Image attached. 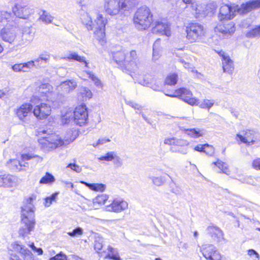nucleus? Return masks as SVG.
<instances>
[{"mask_svg":"<svg viewBox=\"0 0 260 260\" xmlns=\"http://www.w3.org/2000/svg\"><path fill=\"white\" fill-rule=\"evenodd\" d=\"M38 135L42 138L39 140L41 148L45 151H51L59 147L66 145L74 141L76 138L77 132L76 131L69 130L67 136L64 137V140L53 133L50 129H40L38 132Z\"/></svg>","mask_w":260,"mask_h":260,"instance_id":"obj_1","label":"nucleus"},{"mask_svg":"<svg viewBox=\"0 0 260 260\" xmlns=\"http://www.w3.org/2000/svg\"><path fill=\"white\" fill-rule=\"evenodd\" d=\"M17 19L10 13L0 11V27L4 26L0 32L2 40L9 43H12L16 38Z\"/></svg>","mask_w":260,"mask_h":260,"instance_id":"obj_2","label":"nucleus"},{"mask_svg":"<svg viewBox=\"0 0 260 260\" xmlns=\"http://www.w3.org/2000/svg\"><path fill=\"white\" fill-rule=\"evenodd\" d=\"M260 7V0H252L242 4L240 8L238 6H232L225 4L222 5L219 9L218 18L219 21H227L233 19L237 13H246Z\"/></svg>","mask_w":260,"mask_h":260,"instance_id":"obj_3","label":"nucleus"},{"mask_svg":"<svg viewBox=\"0 0 260 260\" xmlns=\"http://www.w3.org/2000/svg\"><path fill=\"white\" fill-rule=\"evenodd\" d=\"M20 221L22 226L19 229V235L25 237L35 229L36 222L33 208L26 206L21 207Z\"/></svg>","mask_w":260,"mask_h":260,"instance_id":"obj_4","label":"nucleus"},{"mask_svg":"<svg viewBox=\"0 0 260 260\" xmlns=\"http://www.w3.org/2000/svg\"><path fill=\"white\" fill-rule=\"evenodd\" d=\"M175 95L167 93H165V94L170 97H178L191 106L199 105L201 108L208 109V110L212 107L214 104L213 101L209 100H204L201 103H199V99L193 97L192 92L186 88H179L175 90Z\"/></svg>","mask_w":260,"mask_h":260,"instance_id":"obj_5","label":"nucleus"},{"mask_svg":"<svg viewBox=\"0 0 260 260\" xmlns=\"http://www.w3.org/2000/svg\"><path fill=\"white\" fill-rule=\"evenodd\" d=\"M133 21L139 30L148 28L152 22V15L149 8L144 6L138 9L134 16Z\"/></svg>","mask_w":260,"mask_h":260,"instance_id":"obj_6","label":"nucleus"},{"mask_svg":"<svg viewBox=\"0 0 260 260\" xmlns=\"http://www.w3.org/2000/svg\"><path fill=\"white\" fill-rule=\"evenodd\" d=\"M132 0H104V9L109 15L115 16L123 11H128L133 5L130 4Z\"/></svg>","mask_w":260,"mask_h":260,"instance_id":"obj_7","label":"nucleus"},{"mask_svg":"<svg viewBox=\"0 0 260 260\" xmlns=\"http://www.w3.org/2000/svg\"><path fill=\"white\" fill-rule=\"evenodd\" d=\"M186 38L190 43L200 42L204 38L205 30L200 23H191L186 27Z\"/></svg>","mask_w":260,"mask_h":260,"instance_id":"obj_8","label":"nucleus"},{"mask_svg":"<svg viewBox=\"0 0 260 260\" xmlns=\"http://www.w3.org/2000/svg\"><path fill=\"white\" fill-rule=\"evenodd\" d=\"M236 139L238 144L244 143L250 146L260 142V134L253 129H246L241 134H237Z\"/></svg>","mask_w":260,"mask_h":260,"instance_id":"obj_9","label":"nucleus"},{"mask_svg":"<svg viewBox=\"0 0 260 260\" xmlns=\"http://www.w3.org/2000/svg\"><path fill=\"white\" fill-rule=\"evenodd\" d=\"M88 119V113L85 105L77 106L74 110L73 122L76 125L82 126Z\"/></svg>","mask_w":260,"mask_h":260,"instance_id":"obj_10","label":"nucleus"},{"mask_svg":"<svg viewBox=\"0 0 260 260\" xmlns=\"http://www.w3.org/2000/svg\"><path fill=\"white\" fill-rule=\"evenodd\" d=\"M107 20L104 19L102 14H98L94 22L92 21V25L93 26L94 34L100 39L105 36V25Z\"/></svg>","mask_w":260,"mask_h":260,"instance_id":"obj_11","label":"nucleus"},{"mask_svg":"<svg viewBox=\"0 0 260 260\" xmlns=\"http://www.w3.org/2000/svg\"><path fill=\"white\" fill-rule=\"evenodd\" d=\"M32 12L33 10L26 6H22L21 5L17 4L13 8V14L10 13L17 19L16 22L18 24L19 18L26 19Z\"/></svg>","mask_w":260,"mask_h":260,"instance_id":"obj_12","label":"nucleus"},{"mask_svg":"<svg viewBox=\"0 0 260 260\" xmlns=\"http://www.w3.org/2000/svg\"><path fill=\"white\" fill-rule=\"evenodd\" d=\"M137 54L135 50L125 52V57H124V62L123 63L124 70H134L135 68H137Z\"/></svg>","mask_w":260,"mask_h":260,"instance_id":"obj_13","label":"nucleus"},{"mask_svg":"<svg viewBox=\"0 0 260 260\" xmlns=\"http://www.w3.org/2000/svg\"><path fill=\"white\" fill-rule=\"evenodd\" d=\"M234 24L233 22L227 21H220L215 27V31L222 33L224 36L228 37L231 36L235 31Z\"/></svg>","mask_w":260,"mask_h":260,"instance_id":"obj_14","label":"nucleus"},{"mask_svg":"<svg viewBox=\"0 0 260 260\" xmlns=\"http://www.w3.org/2000/svg\"><path fill=\"white\" fill-rule=\"evenodd\" d=\"M51 111L50 106L47 104L41 103L35 107L32 112L38 119H44L50 114Z\"/></svg>","mask_w":260,"mask_h":260,"instance_id":"obj_15","label":"nucleus"},{"mask_svg":"<svg viewBox=\"0 0 260 260\" xmlns=\"http://www.w3.org/2000/svg\"><path fill=\"white\" fill-rule=\"evenodd\" d=\"M87 7L86 5H82L79 10V14L80 19L83 25H85L88 30L93 29V26L92 25V21L90 12H88Z\"/></svg>","mask_w":260,"mask_h":260,"instance_id":"obj_16","label":"nucleus"},{"mask_svg":"<svg viewBox=\"0 0 260 260\" xmlns=\"http://www.w3.org/2000/svg\"><path fill=\"white\" fill-rule=\"evenodd\" d=\"M107 210L119 213L128 208L127 203L121 199H115L107 206Z\"/></svg>","mask_w":260,"mask_h":260,"instance_id":"obj_17","label":"nucleus"},{"mask_svg":"<svg viewBox=\"0 0 260 260\" xmlns=\"http://www.w3.org/2000/svg\"><path fill=\"white\" fill-rule=\"evenodd\" d=\"M16 177L10 174L0 172V187H11L16 184Z\"/></svg>","mask_w":260,"mask_h":260,"instance_id":"obj_18","label":"nucleus"},{"mask_svg":"<svg viewBox=\"0 0 260 260\" xmlns=\"http://www.w3.org/2000/svg\"><path fill=\"white\" fill-rule=\"evenodd\" d=\"M202 253L207 260H222V256L220 253L211 246L203 248Z\"/></svg>","mask_w":260,"mask_h":260,"instance_id":"obj_19","label":"nucleus"},{"mask_svg":"<svg viewBox=\"0 0 260 260\" xmlns=\"http://www.w3.org/2000/svg\"><path fill=\"white\" fill-rule=\"evenodd\" d=\"M152 31L154 34H159L167 37L171 36L170 25L167 23L161 21L155 22V25L153 26Z\"/></svg>","mask_w":260,"mask_h":260,"instance_id":"obj_20","label":"nucleus"},{"mask_svg":"<svg viewBox=\"0 0 260 260\" xmlns=\"http://www.w3.org/2000/svg\"><path fill=\"white\" fill-rule=\"evenodd\" d=\"M207 232L209 236L217 242L224 240V234L219 228L214 225L209 226Z\"/></svg>","mask_w":260,"mask_h":260,"instance_id":"obj_21","label":"nucleus"},{"mask_svg":"<svg viewBox=\"0 0 260 260\" xmlns=\"http://www.w3.org/2000/svg\"><path fill=\"white\" fill-rule=\"evenodd\" d=\"M77 83L74 80H68L61 82L57 86V90L61 94H67L73 91L77 87Z\"/></svg>","mask_w":260,"mask_h":260,"instance_id":"obj_22","label":"nucleus"},{"mask_svg":"<svg viewBox=\"0 0 260 260\" xmlns=\"http://www.w3.org/2000/svg\"><path fill=\"white\" fill-rule=\"evenodd\" d=\"M61 58L67 60H74L78 61L79 62L83 63L84 64V67L85 68H89V63L86 60L85 57L83 56L79 55L76 52L70 51L67 56L62 57Z\"/></svg>","mask_w":260,"mask_h":260,"instance_id":"obj_23","label":"nucleus"},{"mask_svg":"<svg viewBox=\"0 0 260 260\" xmlns=\"http://www.w3.org/2000/svg\"><path fill=\"white\" fill-rule=\"evenodd\" d=\"M32 106L29 103L22 104L17 111V115L20 120H23L28 114H31Z\"/></svg>","mask_w":260,"mask_h":260,"instance_id":"obj_24","label":"nucleus"},{"mask_svg":"<svg viewBox=\"0 0 260 260\" xmlns=\"http://www.w3.org/2000/svg\"><path fill=\"white\" fill-rule=\"evenodd\" d=\"M50 54L45 52L40 54L39 57L36 58L33 61H35V68H41L44 67V63H47L50 59Z\"/></svg>","mask_w":260,"mask_h":260,"instance_id":"obj_25","label":"nucleus"},{"mask_svg":"<svg viewBox=\"0 0 260 260\" xmlns=\"http://www.w3.org/2000/svg\"><path fill=\"white\" fill-rule=\"evenodd\" d=\"M107 253L104 258L109 260H122L117 249L109 245L107 248Z\"/></svg>","mask_w":260,"mask_h":260,"instance_id":"obj_26","label":"nucleus"},{"mask_svg":"<svg viewBox=\"0 0 260 260\" xmlns=\"http://www.w3.org/2000/svg\"><path fill=\"white\" fill-rule=\"evenodd\" d=\"M113 60L120 66L121 69L124 71L123 63L124 57H125V51H119L112 53Z\"/></svg>","mask_w":260,"mask_h":260,"instance_id":"obj_27","label":"nucleus"},{"mask_svg":"<svg viewBox=\"0 0 260 260\" xmlns=\"http://www.w3.org/2000/svg\"><path fill=\"white\" fill-rule=\"evenodd\" d=\"M25 249L26 248H24L23 246L19 244L17 242L12 243L10 247L8 249L9 254L11 256L10 258L12 257L13 256H18L15 254V252H19L22 254L24 252L23 250Z\"/></svg>","mask_w":260,"mask_h":260,"instance_id":"obj_28","label":"nucleus"},{"mask_svg":"<svg viewBox=\"0 0 260 260\" xmlns=\"http://www.w3.org/2000/svg\"><path fill=\"white\" fill-rule=\"evenodd\" d=\"M188 144V142L186 140H183V139H175L174 141V146L172 147V150L174 151H178L182 153L185 154L186 153V150L184 149V148L181 147L180 148H179L178 149H177L175 148V146H186Z\"/></svg>","mask_w":260,"mask_h":260,"instance_id":"obj_29","label":"nucleus"},{"mask_svg":"<svg viewBox=\"0 0 260 260\" xmlns=\"http://www.w3.org/2000/svg\"><path fill=\"white\" fill-rule=\"evenodd\" d=\"M101 160H105L107 161H116L117 162H120V158L117 155L116 153L113 151L108 152L105 155L99 158Z\"/></svg>","mask_w":260,"mask_h":260,"instance_id":"obj_30","label":"nucleus"},{"mask_svg":"<svg viewBox=\"0 0 260 260\" xmlns=\"http://www.w3.org/2000/svg\"><path fill=\"white\" fill-rule=\"evenodd\" d=\"M22 40L26 42H30L34 38V32L30 27H24L22 29Z\"/></svg>","mask_w":260,"mask_h":260,"instance_id":"obj_31","label":"nucleus"},{"mask_svg":"<svg viewBox=\"0 0 260 260\" xmlns=\"http://www.w3.org/2000/svg\"><path fill=\"white\" fill-rule=\"evenodd\" d=\"M81 183L93 191L103 192L106 188L105 185L102 183H89L83 181Z\"/></svg>","mask_w":260,"mask_h":260,"instance_id":"obj_32","label":"nucleus"},{"mask_svg":"<svg viewBox=\"0 0 260 260\" xmlns=\"http://www.w3.org/2000/svg\"><path fill=\"white\" fill-rule=\"evenodd\" d=\"M222 69L224 72L231 74L234 70V65L230 57L225 58L222 60Z\"/></svg>","mask_w":260,"mask_h":260,"instance_id":"obj_33","label":"nucleus"},{"mask_svg":"<svg viewBox=\"0 0 260 260\" xmlns=\"http://www.w3.org/2000/svg\"><path fill=\"white\" fill-rule=\"evenodd\" d=\"M39 19L45 24L51 23L54 17L45 10H42L39 13Z\"/></svg>","mask_w":260,"mask_h":260,"instance_id":"obj_34","label":"nucleus"},{"mask_svg":"<svg viewBox=\"0 0 260 260\" xmlns=\"http://www.w3.org/2000/svg\"><path fill=\"white\" fill-rule=\"evenodd\" d=\"M108 199V196L106 194H100L97 196L93 200V204L96 207H100L105 204Z\"/></svg>","mask_w":260,"mask_h":260,"instance_id":"obj_35","label":"nucleus"},{"mask_svg":"<svg viewBox=\"0 0 260 260\" xmlns=\"http://www.w3.org/2000/svg\"><path fill=\"white\" fill-rule=\"evenodd\" d=\"M74 111L69 109L65 113L61 114V121L63 124L70 123L71 121L73 122Z\"/></svg>","mask_w":260,"mask_h":260,"instance_id":"obj_36","label":"nucleus"},{"mask_svg":"<svg viewBox=\"0 0 260 260\" xmlns=\"http://www.w3.org/2000/svg\"><path fill=\"white\" fill-rule=\"evenodd\" d=\"M21 158L23 161L32 160L33 161L41 162L43 160L42 157L33 154H21Z\"/></svg>","mask_w":260,"mask_h":260,"instance_id":"obj_37","label":"nucleus"},{"mask_svg":"<svg viewBox=\"0 0 260 260\" xmlns=\"http://www.w3.org/2000/svg\"><path fill=\"white\" fill-rule=\"evenodd\" d=\"M23 251L22 259H20L18 256H13L11 258V260H34V256L30 250L25 249L23 250Z\"/></svg>","mask_w":260,"mask_h":260,"instance_id":"obj_38","label":"nucleus"},{"mask_svg":"<svg viewBox=\"0 0 260 260\" xmlns=\"http://www.w3.org/2000/svg\"><path fill=\"white\" fill-rule=\"evenodd\" d=\"M54 177L50 173L46 172L39 181L40 184H52L55 181Z\"/></svg>","mask_w":260,"mask_h":260,"instance_id":"obj_39","label":"nucleus"},{"mask_svg":"<svg viewBox=\"0 0 260 260\" xmlns=\"http://www.w3.org/2000/svg\"><path fill=\"white\" fill-rule=\"evenodd\" d=\"M160 40L159 39H157L153 45L152 59L154 61L157 60L160 56L159 50L158 48L160 44Z\"/></svg>","mask_w":260,"mask_h":260,"instance_id":"obj_40","label":"nucleus"},{"mask_svg":"<svg viewBox=\"0 0 260 260\" xmlns=\"http://www.w3.org/2000/svg\"><path fill=\"white\" fill-rule=\"evenodd\" d=\"M178 81V76L176 74L173 73L168 75L166 79L165 83L166 84L168 85H175Z\"/></svg>","mask_w":260,"mask_h":260,"instance_id":"obj_41","label":"nucleus"},{"mask_svg":"<svg viewBox=\"0 0 260 260\" xmlns=\"http://www.w3.org/2000/svg\"><path fill=\"white\" fill-rule=\"evenodd\" d=\"M185 133L190 137L197 138L202 136L200 130L196 128L185 129Z\"/></svg>","mask_w":260,"mask_h":260,"instance_id":"obj_42","label":"nucleus"},{"mask_svg":"<svg viewBox=\"0 0 260 260\" xmlns=\"http://www.w3.org/2000/svg\"><path fill=\"white\" fill-rule=\"evenodd\" d=\"M86 73L88 75V77L94 82L96 87L98 88H102L103 84L101 81L96 76H95L94 74H92L89 71H86Z\"/></svg>","mask_w":260,"mask_h":260,"instance_id":"obj_43","label":"nucleus"},{"mask_svg":"<svg viewBox=\"0 0 260 260\" xmlns=\"http://www.w3.org/2000/svg\"><path fill=\"white\" fill-rule=\"evenodd\" d=\"M81 94L84 100L89 99L92 96V93L90 90L86 87H82L81 88Z\"/></svg>","mask_w":260,"mask_h":260,"instance_id":"obj_44","label":"nucleus"},{"mask_svg":"<svg viewBox=\"0 0 260 260\" xmlns=\"http://www.w3.org/2000/svg\"><path fill=\"white\" fill-rule=\"evenodd\" d=\"M246 36L249 38L260 37V25L248 32Z\"/></svg>","mask_w":260,"mask_h":260,"instance_id":"obj_45","label":"nucleus"},{"mask_svg":"<svg viewBox=\"0 0 260 260\" xmlns=\"http://www.w3.org/2000/svg\"><path fill=\"white\" fill-rule=\"evenodd\" d=\"M23 72H27L30 71L33 68H35V63L33 60H30L26 62L22 63Z\"/></svg>","mask_w":260,"mask_h":260,"instance_id":"obj_46","label":"nucleus"},{"mask_svg":"<svg viewBox=\"0 0 260 260\" xmlns=\"http://www.w3.org/2000/svg\"><path fill=\"white\" fill-rule=\"evenodd\" d=\"M203 152L207 155L211 156L214 153V148L212 146L208 144H205Z\"/></svg>","mask_w":260,"mask_h":260,"instance_id":"obj_47","label":"nucleus"},{"mask_svg":"<svg viewBox=\"0 0 260 260\" xmlns=\"http://www.w3.org/2000/svg\"><path fill=\"white\" fill-rule=\"evenodd\" d=\"M111 140L109 138H101L99 139L96 142H94L91 144L94 147H99V146L104 145L107 142H110Z\"/></svg>","mask_w":260,"mask_h":260,"instance_id":"obj_48","label":"nucleus"},{"mask_svg":"<svg viewBox=\"0 0 260 260\" xmlns=\"http://www.w3.org/2000/svg\"><path fill=\"white\" fill-rule=\"evenodd\" d=\"M58 194L57 192L52 193L50 197H47L45 199V206L46 207L49 206L53 201H55Z\"/></svg>","mask_w":260,"mask_h":260,"instance_id":"obj_49","label":"nucleus"},{"mask_svg":"<svg viewBox=\"0 0 260 260\" xmlns=\"http://www.w3.org/2000/svg\"><path fill=\"white\" fill-rule=\"evenodd\" d=\"M67 234L71 237L81 236L83 234V230L80 227H77L73 231L68 232Z\"/></svg>","mask_w":260,"mask_h":260,"instance_id":"obj_50","label":"nucleus"},{"mask_svg":"<svg viewBox=\"0 0 260 260\" xmlns=\"http://www.w3.org/2000/svg\"><path fill=\"white\" fill-rule=\"evenodd\" d=\"M49 260H68L67 255L62 252H60L55 256L50 257Z\"/></svg>","mask_w":260,"mask_h":260,"instance_id":"obj_51","label":"nucleus"},{"mask_svg":"<svg viewBox=\"0 0 260 260\" xmlns=\"http://www.w3.org/2000/svg\"><path fill=\"white\" fill-rule=\"evenodd\" d=\"M103 244L102 242L99 240H96L94 243V249L99 253L102 252V250L103 249Z\"/></svg>","mask_w":260,"mask_h":260,"instance_id":"obj_52","label":"nucleus"},{"mask_svg":"<svg viewBox=\"0 0 260 260\" xmlns=\"http://www.w3.org/2000/svg\"><path fill=\"white\" fill-rule=\"evenodd\" d=\"M247 254L250 257L254 256L255 258V259H256V260H259V254L255 250H254L253 249H250L248 250Z\"/></svg>","mask_w":260,"mask_h":260,"instance_id":"obj_53","label":"nucleus"},{"mask_svg":"<svg viewBox=\"0 0 260 260\" xmlns=\"http://www.w3.org/2000/svg\"><path fill=\"white\" fill-rule=\"evenodd\" d=\"M12 69L16 72H22V63L15 64L12 66Z\"/></svg>","mask_w":260,"mask_h":260,"instance_id":"obj_54","label":"nucleus"},{"mask_svg":"<svg viewBox=\"0 0 260 260\" xmlns=\"http://www.w3.org/2000/svg\"><path fill=\"white\" fill-rule=\"evenodd\" d=\"M67 167L70 168L71 169L78 173L81 171V168L76 164H69Z\"/></svg>","mask_w":260,"mask_h":260,"instance_id":"obj_55","label":"nucleus"},{"mask_svg":"<svg viewBox=\"0 0 260 260\" xmlns=\"http://www.w3.org/2000/svg\"><path fill=\"white\" fill-rule=\"evenodd\" d=\"M152 181L153 183L157 186H160L164 182V180L161 177H155Z\"/></svg>","mask_w":260,"mask_h":260,"instance_id":"obj_56","label":"nucleus"},{"mask_svg":"<svg viewBox=\"0 0 260 260\" xmlns=\"http://www.w3.org/2000/svg\"><path fill=\"white\" fill-rule=\"evenodd\" d=\"M125 102L126 104L129 105L131 107L135 109H139L140 107V106L138 104L132 101H126Z\"/></svg>","mask_w":260,"mask_h":260,"instance_id":"obj_57","label":"nucleus"},{"mask_svg":"<svg viewBox=\"0 0 260 260\" xmlns=\"http://www.w3.org/2000/svg\"><path fill=\"white\" fill-rule=\"evenodd\" d=\"M204 146L205 144H198L194 147V150L200 152H203Z\"/></svg>","mask_w":260,"mask_h":260,"instance_id":"obj_58","label":"nucleus"},{"mask_svg":"<svg viewBox=\"0 0 260 260\" xmlns=\"http://www.w3.org/2000/svg\"><path fill=\"white\" fill-rule=\"evenodd\" d=\"M36 196L35 195H32L26 199V203L27 204H32L33 201L36 200Z\"/></svg>","mask_w":260,"mask_h":260,"instance_id":"obj_59","label":"nucleus"},{"mask_svg":"<svg viewBox=\"0 0 260 260\" xmlns=\"http://www.w3.org/2000/svg\"><path fill=\"white\" fill-rule=\"evenodd\" d=\"M174 141H175L174 138L167 139L165 140L164 143L166 144L171 145H173L174 146Z\"/></svg>","mask_w":260,"mask_h":260,"instance_id":"obj_60","label":"nucleus"},{"mask_svg":"<svg viewBox=\"0 0 260 260\" xmlns=\"http://www.w3.org/2000/svg\"><path fill=\"white\" fill-rule=\"evenodd\" d=\"M215 165H217V167L218 168H219V169L221 168V171L223 172V173H226L228 171L226 170V168H225V169H222L223 168V166L224 165V164H220V163H219V164H214Z\"/></svg>","mask_w":260,"mask_h":260,"instance_id":"obj_61","label":"nucleus"},{"mask_svg":"<svg viewBox=\"0 0 260 260\" xmlns=\"http://www.w3.org/2000/svg\"><path fill=\"white\" fill-rule=\"evenodd\" d=\"M217 53L220 56L222 57V61L224 60L225 58L229 57V56H226L225 55L224 52L222 50L218 51Z\"/></svg>","mask_w":260,"mask_h":260,"instance_id":"obj_62","label":"nucleus"},{"mask_svg":"<svg viewBox=\"0 0 260 260\" xmlns=\"http://www.w3.org/2000/svg\"><path fill=\"white\" fill-rule=\"evenodd\" d=\"M34 252L38 253L39 255H42L43 254V250L41 248H36L34 250Z\"/></svg>","mask_w":260,"mask_h":260,"instance_id":"obj_63","label":"nucleus"},{"mask_svg":"<svg viewBox=\"0 0 260 260\" xmlns=\"http://www.w3.org/2000/svg\"><path fill=\"white\" fill-rule=\"evenodd\" d=\"M8 91L5 90H0V98H4L5 95H6Z\"/></svg>","mask_w":260,"mask_h":260,"instance_id":"obj_64","label":"nucleus"}]
</instances>
